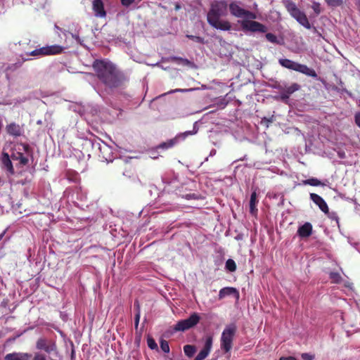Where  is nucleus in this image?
<instances>
[{"label":"nucleus","mask_w":360,"mask_h":360,"mask_svg":"<svg viewBox=\"0 0 360 360\" xmlns=\"http://www.w3.org/2000/svg\"><path fill=\"white\" fill-rule=\"evenodd\" d=\"M92 67L99 82L108 89L120 88L126 81L125 75L108 60L96 59Z\"/></svg>","instance_id":"1"},{"label":"nucleus","mask_w":360,"mask_h":360,"mask_svg":"<svg viewBox=\"0 0 360 360\" xmlns=\"http://www.w3.org/2000/svg\"><path fill=\"white\" fill-rule=\"evenodd\" d=\"M227 15V4L224 1H215L210 5V8L207 14V20L212 27L222 30L229 31L231 29V22L228 20H221V17Z\"/></svg>","instance_id":"2"},{"label":"nucleus","mask_w":360,"mask_h":360,"mask_svg":"<svg viewBox=\"0 0 360 360\" xmlns=\"http://www.w3.org/2000/svg\"><path fill=\"white\" fill-rule=\"evenodd\" d=\"M236 332L237 326L234 323L227 325L224 329L220 340V347L224 354L230 353Z\"/></svg>","instance_id":"3"},{"label":"nucleus","mask_w":360,"mask_h":360,"mask_svg":"<svg viewBox=\"0 0 360 360\" xmlns=\"http://www.w3.org/2000/svg\"><path fill=\"white\" fill-rule=\"evenodd\" d=\"M278 63L282 67L287 69L301 72L311 77H317L316 71L306 65L300 64L287 58H280Z\"/></svg>","instance_id":"4"},{"label":"nucleus","mask_w":360,"mask_h":360,"mask_svg":"<svg viewBox=\"0 0 360 360\" xmlns=\"http://www.w3.org/2000/svg\"><path fill=\"white\" fill-rule=\"evenodd\" d=\"M200 317L196 312L193 313L188 319L179 321L174 326L175 331H185L195 326L200 321Z\"/></svg>","instance_id":"5"},{"label":"nucleus","mask_w":360,"mask_h":360,"mask_svg":"<svg viewBox=\"0 0 360 360\" xmlns=\"http://www.w3.org/2000/svg\"><path fill=\"white\" fill-rule=\"evenodd\" d=\"M63 50L64 48L63 46L54 44L37 49L27 55L31 56L58 55L63 53Z\"/></svg>","instance_id":"6"},{"label":"nucleus","mask_w":360,"mask_h":360,"mask_svg":"<svg viewBox=\"0 0 360 360\" xmlns=\"http://www.w3.org/2000/svg\"><path fill=\"white\" fill-rule=\"evenodd\" d=\"M288 9L291 15L297 20V21L307 29H311V24L309 23L306 14L301 11L295 4L289 5Z\"/></svg>","instance_id":"7"},{"label":"nucleus","mask_w":360,"mask_h":360,"mask_svg":"<svg viewBox=\"0 0 360 360\" xmlns=\"http://www.w3.org/2000/svg\"><path fill=\"white\" fill-rule=\"evenodd\" d=\"M229 11L231 15L237 18L245 17L250 19H255L256 18L255 13L251 11L245 10L235 2L231 3L229 4Z\"/></svg>","instance_id":"8"},{"label":"nucleus","mask_w":360,"mask_h":360,"mask_svg":"<svg viewBox=\"0 0 360 360\" xmlns=\"http://www.w3.org/2000/svg\"><path fill=\"white\" fill-rule=\"evenodd\" d=\"M241 27L243 30L253 32H258L264 33L267 31V27L265 25L254 20H243L241 22Z\"/></svg>","instance_id":"9"},{"label":"nucleus","mask_w":360,"mask_h":360,"mask_svg":"<svg viewBox=\"0 0 360 360\" xmlns=\"http://www.w3.org/2000/svg\"><path fill=\"white\" fill-rule=\"evenodd\" d=\"M197 131H187L184 133L179 134L174 139H169L166 142L161 143L156 148L157 149H168L172 148L177 142L179 139H185L188 136L195 134Z\"/></svg>","instance_id":"10"},{"label":"nucleus","mask_w":360,"mask_h":360,"mask_svg":"<svg viewBox=\"0 0 360 360\" xmlns=\"http://www.w3.org/2000/svg\"><path fill=\"white\" fill-rule=\"evenodd\" d=\"M37 349L43 350L48 354L56 350V345L55 342L48 340L46 338H39L36 342Z\"/></svg>","instance_id":"11"},{"label":"nucleus","mask_w":360,"mask_h":360,"mask_svg":"<svg viewBox=\"0 0 360 360\" xmlns=\"http://www.w3.org/2000/svg\"><path fill=\"white\" fill-rule=\"evenodd\" d=\"M6 130L8 134L14 137H18L23 134V125H20L15 122H11L6 125Z\"/></svg>","instance_id":"12"},{"label":"nucleus","mask_w":360,"mask_h":360,"mask_svg":"<svg viewBox=\"0 0 360 360\" xmlns=\"http://www.w3.org/2000/svg\"><path fill=\"white\" fill-rule=\"evenodd\" d=\"M0 161L2 167L7 171L8 175H13L15 174L11 158L7 153H2Z\"/></svg>","instance_id":"13"},{"label":"nucleus","mask_w":360,"mask_h":360,"mask_svg":"<svg viewBox=\"0 0 360 360\" xmlns=\"http://www.w3.org/2000/svg\"><path fill=\"white\" fill-rule=\"evenodd\" d=\"M212 345V338L209 337L207 338L205 345L202 350L195 357L194 360H204L210 353Z\"/></svg>","instance_id":"14"},{"label":"nucleus","mask_w":360,"mask_h":360,"mask_svg":"<svg viewBox=\"0 0 360 360\" xmlns=\"http://www.w3.org/2000/svg\"><path fill=\"white\" fill-rule=\"evenodd\" d=\"M92 9L96 17L105 18L106 11H105L104 4L102 0H94L92 3Z\"/></svg>","instance_id":"15"},{"label":"nucleus","mask_w":360,"mask_h":360,"mask_svg":"<svg viewBox=\"0 0 360 360\" xmlns=\"http://www.w3.org/2000/svg\"><path fill=\"white\" fill-rule=\"evenodd\" d=\"M310 199L319 207L323 213L328 212V206L324 199L316 193H310Z\"/></svg>","instance_id":"16"},{"label":"nucleus","mask_w":360,"mask_h":360,"mask_svg":"<svg viewBox=\"0 0 360 360\" xmlns=\"http://www.w3.org/2000/svg\"><path fill=\"white\" fill-rule=\"evenodd\" d=\"M229 295H234L237 299L239 298V292L233 287H225L221 288L219 292V300H222Z\"/></svg>","instance_id":"17"},{"label":"nucleus","mask_w":360,"mask_h":360,"mask_svg":"<svg viewBox=\"0 0 360 360\" xmlns=\"http://www.w3.org/2000/svg\"><path fill=\"white\" fill-rule=\"evenodd\" d=\"M32 355L24 352H12L7 354L4 360H30Z\"/></svg>","instance_id":"18"},{"label":"nucleus","mask_w":360,"mask_h":360,"mask_svg":"<svg viewBox=\"0 0 360 360\" xmlns=\"http://www.w3.org/2000/svg\"><path fill=\"white\" fill-rule=\"evenodd\" d=\"M312 225L309 222H305L297 229V235L301 238H308L312 234Z\"/></svg>","instance_id":"19"},{"label":"nucleus","mask_w":360,"mask_h":360,"mask_svg":"<svg viewBox=\"0 0 360 360\" xmlns=\"http://www.w3.org/2000/svg\"><path fill=\"white\" fill-rule=\"evenodd\" d=\"M257 192L255 191L251 193L250 200V212L252 215H256L257 213Z\"/></svg>","instance_id":"20"},{"label":"nucleus","mask_w":360,"mask_h":360,"mask_svg":"<svg viewBox=\"0 0 360 360\" xmlns=\"http://www.w3.org/2000/svg\"><path fill=\"white\" fill-rule=\"evenodd\" d=\"M11 158L13 160H19L21 165H26L28 163V158L23 155L20 152L13 153Z\"/></svg>","instance_id":"21"},{"label":"nucleus","mask_w":360,"mask_h":360,"mask_svg":"<svg viewBox=\"0 0 360 360\" xmlns=\"http://www.w3.org/2000/svg\"><path fill=\"white\" fill-rule=\"evenodd\" d=\"M299 185H309L311 186H325V184L322 183L320 180L316 178H310L306 180L302 181Z\"/></svg>","instance_id":"22"},{"label":"nucleus","mask_w":360,"mask_h":360,"mask_svg":"<svg viewBox=\"0 0 360 360\" xmlns=\"http://www.w3.org/2000/svg\"><path fill=\"white\" fill-rule=\"evenodd\" d=\"M184 352L186 356L191 358L193 357L196 352V347L194 345H186L184 347Z\"/></svg>","instance_id":"23"},{"label":"nucleus","mask_w":360,"mask_h":360,"mask_svg":"<svg viewBox=\"0 0 360 360\" xmlns=\"http://www.w3.org/2000/svg\"><path fill=\"white\" fill-rule=\"evenodd\" d=\"M300 88V86L298 84L293 83L290 86H285V87H283V89L285 91L287 94H288L290 96L292 94L299 90Z\"/></svg>","instance_id":"24"},{"label":"nucleus","mask_w":360,"mask_h":360,"mask_svg":"<svg viewBox=\"0 0 360 360\" xmlns=\"http://www.w3.org/2000/svg\"><path fill=\"white\" fill-rule=\"evenodd\" d=\"M225 266H226V269L231 272H233L236 270V264L235 261L232 259H229L226 262Z\"/></svg>","instance_id":"25"},{"label":"nucleus","mask_w":360,"mask_h":360,"mask_svg":"<svg viewBox=\"0 0 360 360\" xmlns=\"http://www.w3.org/2000/svg\"><path fill=\"white\" fill-rule=\"evenodd\" d=\"M147 345L148 347L151 349H158V347L157 343L155 342V340L152 338L148 336L147 338Z\"/></svg>","instance_id":"26"},{"label":"nucleus","mask_w":360,"mask_h":360,"mask_svg":"<svg viewBox=\"0 0 360 360\" xmlns=\"http://www.w3.org/2000/svg\"><path fill=\"white\" fill-rule=\"evenodd\" d=\"M186 37L191 40H193L197 43L204 44L205 43L204 38L199 37V36H195L192 34H186Z\"/></svg>","instance_id":"27"},{"label":"nucleus","mask_w":360,"mask_h":360,"mask_svg":"<svg viewBox=\"0 0 360 360\" xmlns=\"http://www.w3.org/2000/svg\"><path fill=\"white\" fill-rule=\"evenodd\" d=\"M160 348L165 353H169V345L167 340L161 339L160 340Z\"/></svg>","instance_id":"28"},{"label":"nucleus","mask_w":360,"mask_h":360,"mask_svg":"<svg viewBox=\"0 0 360 360\" xmlns=\"http://www.w3.org/2000/svg\"><path fill=\"white\" fill-rule=\"evenodd\" d=\"M266 39L274 44H279V41H278L277 37L272 34V33H266Z\"/></svg>","instance_id":"29"},{"label":"nucleus","mask_w":360,"mask_h":360,"mask_svg":"<svg viewBox=\"0 0 360 360\" xmlns=\"http://www.w3.org/2000/svg\"><path fill=\"white\" fill-rule=\"evenodd\" d=\"M327 4L331 7H338L342 4V0H325Z\"/></svg>","instance_id":"30"},{"label":"nucleus","mask_w":360,"mask_h":360,"mask_svg":"<svg viewBox=\"0 0 360 360\" xmlns=\"http://www.w3.org/2000/svg\"><path fill=\"white\" fill-rule=\"evenodd\" d=\"M274 121V116L272 115L271 117H263L261 120V124L266 126V127H269V124Z\"/></svg>","instance_id":"31"},{"label":"nucleus","mask_w":360,"mask_h":360,"mask_svg":"<svg viewBox=\"0 0 360 360\" xmlns=\"http://www.w3.org/2000/svg\"><path fill=\"white\" fill-rule=\"evenodd\" d=\"M327 214L328 217L330 218L333 221H335L338 224H339V217L338 214L335 212H330L328 211V213H325Z\"/></svg>","instance_id":"32"},{"label":"nucleus","mask_w":360,"mask_h":360,"mask_svg":"<svg viewBox=\"0 0 360 360\" xmlns=\"http://www.w3.org/2000/svg\"><path fill=\"white\" fill-rule=\"evenodd\" d=\"M330 278L335 282V283H340L341 281V276L338 273L335 272H331L330 274Z\"/></svg>","instance_id":"33"},{"label":"nucleus","mask_w":360,"mask_h":360,"mask_svg":"<svg viewBox=\"0 0 360 360\" xmlns=\"http://www.w3.org/2000/svg\"><path fill=\"white\" fill-rule=\"evenodd\" d=\"M312 9L316 13V14L319 15L321 13V5L318 2H314L311 6Z\"/></svg>","instance_id":"34"},{"label":"nucleus","mask_w":360,"mask_h":360,"mask_svg":"<svg viewBox=\"0 0 360 360\" xmlns=\"http://www.w3.org/2000/svg\"><path fill=\"white\" fill-rule=\"evenodd\" d=\"M302 359L304 360H314L315 356L314 354H311L309 353H303L301 355Z\"/></svg>","instance_id":"35"},{"label":"nucleus","mask_w":360,"mask_h":360,"mask_svg":"<svg viewBox=\"0 0 360 360\" xmlns=\"http://www.w3.org/2000/svg\"><path fill=\"white\" fill-rule=\"evenodd\" d=\"M33 360H46V356L41 353H35Z\"/></svg>","instance_id":"36"},{"label":"nucleus","mask_w":360,"mask_h":360,"mask_svg":"<svg viewBox=\"0 0 360 360\" xmlns=\"http://www.w3.org/2000/svg\"><path fill=\"white\" fill-rule=\"evenodd\" d=\"M140 314H141L140 311H137L135 315V317H134V326H135L136 329H137L139 323L140 316H141Z\"/></svg>","instance_id":"37"},{"label":"nucleus","mask_w":360,"mask_h":360,"mask_svg":"<svg viewBox=\"0 0 360 360\" xmlns=\"http://www.w3.org/2000/svg\"><path fill=\"white\" fill-rule=\"evenodd\" d=\"M135 0H120L121 4L124 7H129L131 6Z\"/></svg>","instance_id":"38"},{"label":"nucleus","mask_w":360,"mask_h":360,"mask_svg":"<svg viewBox=\"0 0 360 360\" xmlns=\"http://www.w3.org/2000/svg\"><path fill=\"white\" fill-rule=\"evenodd\" d=\"M290 95L285 92V91L283 89V88H281V98L284 99H288L289 98Z\"/></svg>","instance_id":"39"},{"label":"nucleus","mask_w":360,"mask_h":360,"mask_svg":"<svg viewBox=\"0 0 360 360\" xmlns=\"http://www.w3.org/2000/svg\"><path fill=\"white\" fill-rule=\"evenodd\" d=\"M335 91H337L338 92H340L341 94H342L343 92L346 93L349 96H352V93L349 91H347L346 89H339L338 87H335L334 89Z\"/></svg>","instance_id":"40"},{"label":"nucleus","mask_w":360,"mask_h":360,"mask_svg":"<svg viewBox=\"0 0 360 360\" xmlns=\"http://www.w3.org/2000/svg\"><path fill=\"white\" fill-rule=\"evenodd\" d=\"M355 122L356 125L360 127V112L355 115Z\"/></svg>","instance_id":"41"},{"label":"nucleus","mask_w":360,"mask_h":360,"mask_svg":"<svg viewBox=\"0 0 360 360\" xmlns=\"http://www.w3.org/2000/svg\"><path fill=\"white\" fill-rule=\"evenodd\" d=\"M20 146H22L23 150H25V152H26V153H29L30 152V146L27 143H20Z\"/></svg>","instance_id":"42"},{"label":"nucleus","mask_w":360,"mask_h":360,"mask_svg":"<svg viewBox=\"0 0 360 360\" xmlns=\"http://www.w3.org/2000/svg\"><path fill=\"white\" fill-rule=\"evenodd\" d=\"M134 307L136 308V312L137 311H140V304H139V302L138 300H136L134 302Z\"/></svg>","instance_id":"43"},{"label":"nucleus","mask_w":360,"mask_h":360,"mask_svg":"<svg viewBox=\"0 0 360 360\" xmlns=\"http://www.w3.org/2000/svg\"><path fill=\"white\" fill-rule=\"evenodd\" d=\"M279 360H297L296 358L293 356H288V357H281Z\"/></svg>","instance_id":"44"},{"label":"nucleus","mask_w":360,"mask_h":360,"mask_svg":"<svg viewBox=\"0 0 360 360\" xmlns=\"http://www.w3.org/2000/svg\"><path fill=\"white\" fill-rule=\"evenodd\" d=\"M186 198H187V199L195 198V194H194V193H192V194H188V195H186Z\"/></svg>","instance_id":"45"},{"label":"nucleus","mask_w":360,"mask_h":360,"mask_svg":"<svg viewBox=\"0 0 360 360\" xmlns=\"http://www.w3.org/2000/svg\"><path fill=\"white\" fill-rule=\"evenodd\" d=\"M71 360H75V350L72 349L71 352Z\"/></svg>","instance_id":"46"},{"label":"nucleus","mask_w":360,"mask_h":360,"mask_svg":"<svg viewBox=\"0 0 360 360\" xmlns=\"http://www.w3.org/2000/svg\"><path fill=\"white\" fill-rule=\"evenodd\" d=\"M2 237H3V234H1L0 235V240H1Z\"/></svg>","instance_id":"47"}]
</instances>
